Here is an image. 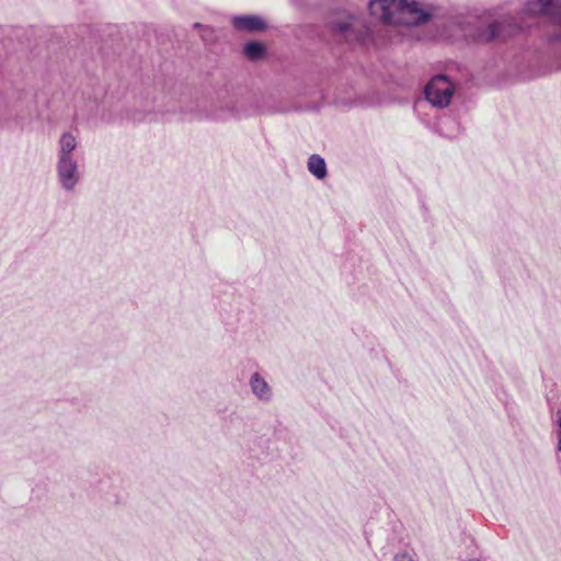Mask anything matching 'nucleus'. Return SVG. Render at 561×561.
I'll return each instance as SVG.
<instances>
[{
    "instance_id": "9",
    "label": "nucleus",
    "mask_w": 561,
    "mask_h": 561,
    "mask_svg": "<svg viewBox=\"0 0 561 561\" xmlns=\"http://www.w3.org/2000/svg\"><path fill=\"white\" fill-rule=\"evenodd\" d=\"M308 170L320 180L324 179L328 174L325 161L319 154H312L308 159Z\"/></svg>"
},
{
    "instance_id": "1",
    "label": "nucleus",
    "mask_w": 561,
    "mask_h": 561,
    "mask_svg": "<svg viewBox=\"0 0 561 561\" xmlns=\"http://www.w3.org/2000/svg\"><path fill=\"white\" fill-rule=\"evenodd\" d=\"M370 14L388 24L419 25L427 22L432 12L414 0H370Z\"/></svg>"
},
{
    "instance_id": "11",
    "label": "nucleus",
    "mask_w": 561,
    "mask_h": 561,
    "mask_svg": "<svg viewBox=\"0 0 561 561\" xmlns=\"http://www.w3.org/2000/svg\"><path fill=\"white\" fill-rule=\"evenodd\" d=\"M243 53L250 60H259L264 56L265 47L259 42H250L244 46Z\"/></svg>"
},
{
    "instance_id": "8",
    "label": "nucleus",
    "mask_w": 561,
    "mask_h": 561,
    "mask_svg": "<svg viewBox=\"0 0 561 561\" xmlns=\"http://www.w3.org/2000/svg\"><path fill=\"white\" fill-rule=\"evenodd\" d=\"M77 147V138L71 133H64L58 140V160L75 158Z\"/></svg>"
},
{
    "instance_id": "5",
    "label": "nucleus",
    "mask_w": 561,
    "mask_h": 561,
    "mask_svg": "<svg viewBox=\"0 0 561 561\" xmlns=\"http://www.w3.org/2000/svg\"><path fill=\"white\" fill-rule=\"evenodd\" d=\"M57 178L65 191H73L81 180V172L76 158L57 160Z\"/></svg>"
},
{
    "instance_id": "10",
    "label": "nucleus",
    "mask_w": 561,
    "mask_h": 561,
    "mask_svg": "<svg viewBox=\"0 0 561 561\" xmlns=\"http://www.w3.org/2000/svg\"><path fill=\"white\" fill-rule=\"evenodd\" d=\"M332 31L336 35H341L345 41L351 42L357 39L358 35L354 30V26L350 22H337L332 25Z\"/></svg>"
},
{
    "instance_id": "12",
    "label": "nucleus",
    "mask_w": 561,
    "mask_h": 561,
    "mask_svg": "<svg viewBox=\"0 0 561 561\" xmlns=\"http://www.w3.org/2000/svg\"><path fill=\"white\" fill-rule=\"evenodd\" d=\"M13 117V110L4 98L0 96V127L7 125Z\"/></svg>"
},
{
    "instance_id": "3",
    "label": "nucleus",
    "mask_w": 561,
    "mask_h": 561,
    "mask_svg": "<svg viewBox=\"0 0 561 561\" xmlns=\"http://www.w3.org/2000/svg\"><path fill=\"white\" fill-rule=\"evenodd\" d=\"M523 12L529 16H545L550 24L548 39L561 46V0H529Z\"/></svg>"
},
{
    "instance_id": "13",
    "label": "nucleus",
    "mask_w": 561,
    "mask_h": 561,
    "mask_svg": "<svg viewBox=\"0 0 561 561\" xmlns=\"http://www.w3.org/2000/svg\"><path fill=\"white\" fill-rule=\"evenodd\" d=\"M220 108L222 110L224 114H217L216 118H226L227 116H237V111L234 108V101L228 100L225 103L220 104Z\"/></svg>"
},
{
    "instance_id": "2",
    "label": "nucleus",
    "mask_w": 561,
    "mask_h": 561,
    "mask_svg": "<svg viewBox=\"0 0 561 561\" xmlns=\"http://www.w3.org/2000/svg\"><path fill=\"white\" fill-rule=\"evenodd\" d=\"M454 25L459 28V37L470 38L476 43L505 39L522 28L513 16L492 20L488 23H479L477 26L466 22L463 19H458L454 22Z\"/></svg>"
},
{
    "instance_id": "6",
    "label": "nucleus",
    "mask_w": 561,
    "mask_h": 561,
    "mask_svg": "<svg viewBox=\"0 0 561 561\" xmlns=\"http://www.w3.org/2000/svg\"><path fill=\"white\" fill-rule=\"evenodd\" d=\"M232 25L238 31L247 32H260L266 28V23L257 15H237L232 19Z\"/></svg>"
},
{
    "instance_id": "7",
    "label": "nucleus",
    "mask_w": 561,
    "mask_h": 561,
    "mask_svg": "<svg viewBox=\"0 0 561 561\" xmlns=\"http://www.w3.org/2000/svg\"><path fill=\"white\" fill-rule=\"evenodd\" d=\"M249 383L253 394L260 401L270 402L272 400V388L259 373H254L251 375Z\"/></svg>"
},
{
    "instance_id": "14",
    "label": "nucleus",
    "mask_w": 561,
    "mask_h": 561,
    "mask_svg": "<svg viewBox=\"0 0 561 561\" xmlns=\"http://www.w3.org/2000/svg\"><path fill=\"white\" fill-rule=\"evenodd\" d=\"M556 416H557V424H558V431H557L558 450L561 451V410L557 411Z\"/></svg>"
},
{
    "instance_id": "4",
    "label": "nucleus",
    "mask_w": 561,
    "mask_h": 561,
    "mask_svg": "<svg viewBox=\"0 0 561 561\" xmlns=\"http://www.w3.org/2000/svg\"><path fill=\"white\" fill-rule=\"evenodd\" d=\"M425 99L435 107L445 108L455 93V84L445 75L431 79L424 89Z\"/></svg>"
}]
</instances>
